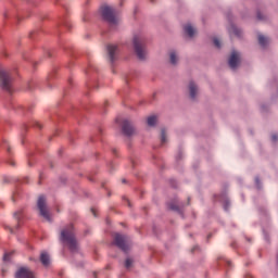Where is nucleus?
<instances>
[{
    "label": "nucleus",
    "mask_w": 278,
    "mask_h": 278,
    "mask_svg": "<svg viewBox=\"0 0 278 278\" xmlns=\"http://www.w3.org/2000/svg\"><path fill=\"white\" fill-rule=\"evenodd\" d=\"M60 240L63 244H66L72 253H77V251H79V243L75 237V228L73 227V224H70L61 230Z\"/></svg>",
    "instance_id": "f257e3e1"
},
{
    "label": "nucleus",
    "mask_w": 278,
    "mask_h": 278,
    "mask_svg": "<svg viewBox=\"0 0 278 278\" xmlns=\"http://www.w3.org/2000/svg\"><path fill=\"white\" fill-rule=\"evenodd\" d=\"M132 47L139 60H144L147 58V45L144 37L141 35H135L132 38Z\"/></svg>",
    "instance_id": "f03ea898"
},
{
    "label": "nucleus",
    "mask_w": 278,
    "mask_h": 278,
    "mask_svg": "<svg viewBox=\"0 0 278 278\" xmlns=\"http://www.w3.org/2000/svg\"><path fill=\"white\" fill-rule=\"evenodd\" d=\"M102 18L108 21L111 27H114L118 23V17L116 16V9L110 5H103L100 9Z\"/></svg>",
    "instance_id": "7ed1b4c3"
},
{
    "label": "nucleus",
    "mask_w": 278,
    "mask_h": 278,
    "mask_svg": "<svg viewBox=\"0 0 278 278\" xmlns=\"http://www.w3.org/2000/svg\"><path fill=\"white\" fill-rule=\"evenodd\" d=\"M0 87L7 92H12V76L0 65Z\"/></svg>",
    "instance_id": "20e7f679"
},
{
    "label": "nucleus",
    "mask_w": 278,
    "mask_h": 278,
    "mask_svg": "<svg viewBox=\"0 0 278 278\" xmlns=\"http://www.w3.org/2000/svg\"><path fill=\"white\" fill-rule=\"evenodd\" d=\"M37 208L40 216L51 223V214L49 213V207L47 206V198L45 195H39L37 200Z\"/></svg>",
    "instance_id": "39448f33"
},
{
    "label": "nucleus",
    "mask_w": 278,
    "mask_h": 278,
    "mask_svg": "<svg viewBox=\"0 0 278 278\" xmlns=\"http://www.w3.org/2000/svg\"><path fill=\"white\" fill-rule=\"evenodd\" d=\"M114 245L118 247L124 253H127L129 251V245L127 244V237L116 233L114 237Z\"/></svg>",
    "instance_id": "423d86ee"
},
{
    "label": "nucleus",
    "mask_w": 278,
    "mask_h": 278,
    "mask_svg": "<svg viewBox=\"0 0 278 278\" xmlns=\"http://www.w3.org/2000/svg\"><path fill=\"white\" fill-rule=\"evenodd\" d=\"M122 131L124 134V136H134V134H136V128H134V124L128 121V119H124L122 123Z\"/></svg>",
    "instance_id": "0eeeda50"
},
{
    "label": "nucleus",
    "mask_w": 278,
    "mask_h": 278,
    "mask_svg": "<svg viewBox=\"0 0 278 278\" xmlns=\"http://www.w3.org/2000/svg\"><path fill=\"white\" fill-rule=\"evenodd\" d=\"M16 278H36V276L34 275V271L29 270V268L27 267H21L16 274H15Z\"/></svg>",
    "instance_id": "6e6552de"
},
{
    "label": "nucleus",
    "mask_w": 278,
    "mask_h": 278,
    "mask_svg": "<svg viewBox=\"0 0 278 278\" xmlns=\"http://www.w3.org/2000/svg\"><path fill=\"white\" fill-rule=\"evenodd\" d=\"M228 64L232 70L238 68V64H240V53L237 51H232L228 60Z\"/></svg>",
    "instance_id": "1a4fd4ad"
},
{
    "label": "nucleus",
    "mask_w": 278,
    "mask_h": 278,
    "mask_svg": "<svg viewBox=\"0 0 278 278\" xmlns=\"http://www.w3.org/2000/svg\"><path fill=\"white\" fill-rule=\"evenodd\" d=\"M188 88L190 99H197V94H199V87L197 86V84H194V81H190Z\"/></svg>",
    "instance_id": "9d476101"
},
{
    "label": "nucleus",
    "mask_w": 278,
    "mask_h": 278,
    "mask_svg": "<svg viewBox=\"0 0 278 278\" xmlns=\"http://www.w3.org/2000/svg\"><path fill=\"white\" fill-rule=\"evenodd\" d=\"M118 52V46L109 45L108 46V53L111 62H114L116 60L115 55Z\"/></svg>",
    "instance_id": "9b49d317"
},
{
    "label": "nucleus",
    "mask_w": 278,
    "mask_h": 278,
    "mask_svg": "<svg viewBox=\"0 0 278 278\" xmlns=\"http://www.w3.org/2000/svg\"><path fill=\"white\" fill-rule=\"evenodd\" d=\"M184 29L189 38H192L194 34H197V29H194V27H192L190 24H187Z\"/></svg>",
    "instance_id": "f8f14e48"
},
{
    "label": "nucleus",
    "mask_w": 278,
    "mask_h": 278,
    "mask_svg": "<svg viewBox=\"0 0 278 278\" xmlns=\"http://www.w3.org/2000/svg\"><path fill=\"white\" fill-rule=\"evenodd\" d=\"M40 262L43 266H49L50 264V258H49V254H47V252H42L40 255Z\"/></svg>",
    "instance_id": "ddd939ff"
},
{
    "label": "nucleus",
    "mask_w": 278,
    "mask_h": 278,
    "mask_svg": "<svg viewBox=\"0 0 278 278\" xmlns=\"http://www.w3.org/2000/svg\"><path fill=\"white\" fill-rule=\"evenodd\" d=\"M168 142V134L166 132V128L161 129V144L164 146Z\"/></svg>",
    "instance_id": "4468645a"
},
{
    "label": "nucleus",
    "mask_w": 278,
    "mask_h": 278,
    "mask_svg": "<svg viewBox=\"0 0 278 278\" xmlns=\"http://www.w3.org/2000/svg\"><path fill=\"white\" fill-rule=\"evenodd\" d=\"M169 62L170 64H177V62H179V55H177V52L172 51L169 52Z\"/></svg>",
    "instance_id": "2eb2a0df"
},
{
    "label": "nucleus",
    "mask_w": 278,
    "mask_h": 278,
    "mask_svg": "<svg viewBox=\"0 0 278 278\" xmlns=\"http://www.w3.org/2000/svg\"><path fill=\"white\" fill-rule=\"evenodd\" d=\"M229 34L230 35H233V36H238V37H241L242 36V30H240L238 27L236 26H230L229 28Z\"/></svg>",
    "instance_id": "dca6fc26"
},
{
    "label": "nucleus",
    "mask_w": 278,
    "mask_h": 278,
    "mask_svg": "<svg viewBox=\"0 0 278 278\" xmlns=\"http://www.w3.org/2000/svg\"><path fill=\"white\" fill-rule=\"evenodd\" d=\"M147 123H148L149 127H155V125L157 123V116H155V115L149 116L147 119Z\"/></svg>",
    "instance_id": "f3484780"
},
{
    "label": "nucleus",
    "mask_w": 278,
    "mask_h": 278,
    "mask_svg": "<svg viewBox=\"0 0 278 278\" xmlns=\"http://www.w3.org/2000/svg\"><path fill=\"white\" fill-rule=\"evenodd\" d=\"M258 45H261V47H266V45H268V38L264 35H258Z\"/></svg>",
    "instance_id": "a211bd4d"
},
{
    "label": "nucleus",
    "mask_w": 278,
    "mask_h": 278,
    "mask_svg": "<svg viewBox=\"0 0 278 278\" xmlns=\"http://www.w3.org/2000/svg\"><path fill=\"white\" fill-rule=\"evenodd\" d=\"M22 216H23V210H20L14 213V218H16V220H21Z\"/></svg>",
    "instance_id": "6ab92c4d"
},
{
    "label": "nucleus",
    "mask_w": 278,
    "mask_h": 278,
    "mask_svg": "<svg viewBox=\"0 0 278 278\" xmlns=\"http://www.w3.org/2000/svg\"><path fill=\"white\" fill-rule=\"evenodd\" d=\"M131 264H134V261L131 258H127L125 262V267L126 268H131Z\"/></svg>",
    "instance_id": "aec40b11"
},
{
    "label": "nucleus",
    "mask_w": 278,
    "mask_h": 278,
    "mask_svg": "<svg viewBox=\"0 0 278 278\" xmlns=\"http://www.w3.org/2000/svg\"><path fill=\"white\" fill-rule=\"evenodd\" d=\"M213 43L217 49H220V40L218 38H214Z\"/></svg>",
    "instance_id": "412c9836"
},
{
    "label": "nucleus",
    "mask_w": 278,
    "mask_h": 278,
    "mask_svg": "<svg viewBox=\"0 0 278 278\" xmlns=\"http://www.w3.org/2000/svg\"><path fill=\"white\" fill-rule=\"evenodd\" d=\"M12 255V252L10 253H5L4 256H3V261L4 262H10V256Z\"/></svg>",
    "instance_id": "4be33fe9"
},
{
    "label": "nucleus",
    "mask_w": 278,
    "mask_h": 278,
    "mask_svg": "<svg viewBox=\"0 0 278 278\" xmlns=\"http://www.w3.org/2000/svg\"><path fill=\"white\" fill-rule=\"evenodd\" d=\"M169 210L177 211V210H179V207H178V206H175V205H173V204H170V205H169Z\"/></svg>",
    "instance_id": "5701e85b"
},
{
    "label": "nucleus",
    "mask_w": 278,
    "mask_h": 278,
    "mask_svg": "<svg viewBox=\"0 0 278 278\" xmlns=\"http://www.w3.org/2000/svg\"><path fill=\"white\" fill-rule=\"evenodd\" d=\"M271 140H273V142H277V140H278L277 135H273V136H271Z\"/></svg>",
    "instance_id": "b1692460"
},
{
    "label": "nucleus",
    "mask_w": 278,
    "mask_h": 278,
    "mask_svg": "<svg viewBox=\"0 0 278 278\" xmlns=\"http://www.w3.org/2000/svg\"><path fill=\"white\" fill-rule=\"evenodd\" d=\"M258 21H264V16H262V13H257Z\"/></svg>",
    "instance_id": "393cba45"
},
{
    "label": "nucleus",
    "mask_w": 278,
    "mask_h": 278,
    "mask_svg": "<svg viewBox=\"0 0 278 278\" xmlns=\"http://www.w3.org/2000/svg\"><path fill=\"white\" fill-rule=\"evenodd\" d=\"M9 164L11 165V166H14V160H11V161H9Z\"/></svg>",
    "instance_id": "a878e982"
},
{
    "label": "nucleus",
    "mask_w": 278,
    "mask_h": 278,
    "mask_svg": "<svg viewBox=\"0 0 278 278\" xmlns=\"http://www.w3.org/2000/svg\"><path fill=\"white\" fill-rule=\"evenodd\" d=\"M91 212H92L93 216H97V212L94 211V208H91Z\"/></svg>",
    "instance_id": "bb28decb"
},
{
    "label": "nucleus",
    "mask_w": 278,
    "mask_h": 278,
    "mask_svg": "<svg viewBox=\"0 0 278 278\" xmlns=\"http://www.w3.org/2000/svg\"><path fill=\"white\" fill-rule=\"evenodd\" d=\"M31 164H34V161L29 160L28 161V166H31Z\"/></svg>",
    "instance_id": "cd10ccee"
},
{
    "label": "nucleus",
    "mask_w": 278,
    "mask_h": 278,
    "mask_svg": "<svg viewBox=\"0 0 278 278\" xmlns=\"http://www.w3.org/2000/svg\"><path fill=\"white\" fill-rule=\"evenodd\" d=\"M37 127H39V129H42V125H40V123H37Z\"/></svg>",
    "instance_id": "c85d7f7f"
},
{
    "label": "nucleus",
    "mask_w": 278,
    "mask_h": 278,
    "mask_svg": "<svg viewBox=\"0 0 278 278\" xmlns=\"http://www.w3.org/2000/svg\"><path fill=\"white\" fill-rule=\"evenodd\" d=\"M39 184H42V176L39 177Z\"/></svg>",
    "instance_id": "c756f323"
},
{
    "label": "nucleus",
    "mask_w": 278,
    "mask_h": 278,
    "mask_svg": "<svg viewBox=\"0 0 278 278\" xmlns=\"http://www.w3.org/2000/svg\"><path fill=\"white\" fill-rule=\"evenodd\" d=\"M256 185L260 186V179L256 178Z\"/></svg>",
    "instance_id": "7c9ffc66"
},
{
    "label": "nucleus",
    "mask_w": 278,
    "mask_h": 278,
    "mask_svg": "<svg viewBox=\"0 0 278 278\" xmlns=\"http://www.w3.org/2000/svg\"><path fill=\"white\" fill-rule=\"evenodd\" d=\"M122 182H123V184H127V180H126V179H123Z\"/></svg>",
    "instance_id": "2f4dec72"
},
{
    "label": "nucleus",
    "mask_w": 278,
    "mask_h": 278,
    "mask_svg": "<svg viewBox=\"0 0 278 278\" xmlns=\"http://www.w3.org/2000/svg\"><path fill=\"white\" fill-rule=\"evenodd\" d=\"M94 277H97V273H93Z\"/></svg>",
    "instance_id": "473e14b6"
},
{
    "label": "nucleus",
    "mask_w": 278,
    "mask_h": 278,
    "mask_svg": "<svg viewBox=\"0 0 278 278\" xmlns=\"http://www.w3.org/2000/svg\"><path fill=\"white\" fill-rule=\"evenodd\" d=\"M8 152L10 153V148H8Z\"/></svg>",
    "instance_id": "72a5a7b5"
}]
</instances>
